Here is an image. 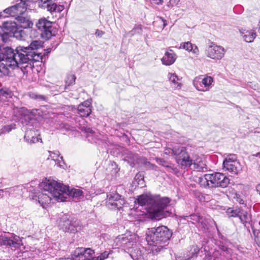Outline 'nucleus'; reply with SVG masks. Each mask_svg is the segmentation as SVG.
Masks as SVG:
<instances>
[{
	"label": "nucleus",
	"mask_w": 260,
	"mask_h": 260,
	"mask_svg": "<svg viewBox=\"0 0 260 260\" xmlns=\"http://www.w3.org/2000/svg\"><path fill=\"white\" fill-rule=\"evenodd\" d=\"M178 147L179 146H175L173 148H166L164 150V154L169 156H174L176 157V154L178 152Z\"/></svg>",
	"instance_id": "38"
},
{
	"label": "nucleus",
	"mask_w": 260,
	"mask_h": 260,
	"mask_svg": "<svg viewBox=\"0 0 260 260\" xmlns=\"http://www.w3.org/2000/svg\"><path fill=\"white\" fill-rule=\"evenodd\" d=\"M256 189L257 192H258V193L260 195V184H259L258 185H257V186L256 187Z\"/></svg>",
	"instance_id": "56"
},
{
	"label": "nucleus",
	"mask_w": 260,
	"mask_h": 260,
	"mask_svg": "<svg viewBox=\"0 0 260 260\" xmlns=\"http://www.w3.org/2000/svg\"><path fill=\"white\" fill-rule=\"evenodd\" d=\"M58 260H73V258H69V257H68V258H59Z\"/></svg>",
	"instance_id": "57"
},
{
	"label": "nucleus",
	"mask_w": 260,
	"mask_h": 260,
	"mask_svg": "<svg viewBox=\"0 0 260 260\" xmlns=\"http://www.w3.org/2000/svg\"><path fill=\"white\" fill-rule=\"evenodd\" d=\"M216 245L218 246L219 249H215L212 253V255L210 260H216L220 258V260H223L222 256L226 259L231 258L232 250L227 247L222 242L216 241Z\"/></svg>",
	"instance_id": "17"
},
{
	"label": "nucleus",
	"mask_w": 260,
	"mask_h": 260,
	"mask_svg": "<svg viewBox=\"0 0 260 260\" xmlns=\"http://www.w3.org/2000/svg\"><path fill=\"white\" fill-rule=\"evenodd\" d=\"M15 128L16 124L14 123L5 125L1 128V134L9 133Z\"/></svg>",
	"instance_id": "41"
},
{
	"label": "nucleus",
	"mask_w": 260,
	"mask_h": 260,
	"mask_svg": "<svg viewBox=\"0 0 260 260\" xmlns=\"http://www.w3.org/2000/svg\"><path fill=\"white\" fill-rule=\"evenodd\" d=\"M168 78L169 79L171 86L173 88L175 89L181 88L182 84L180 82V80L175 73H169Z\"/></svg>",
	"instance_id": "27"
},
{
	"label": "nucleus",
	"mask_w": 260,
	"mask_h": 260,
	"mask_svg": "<svg viewBox=\"0 0 260 260\" xmlns=\"http://www.w3.org/2000/svg\"><path fill=\"white\" fill-rule=\"evenodd\" d=\"M241 209L240 208H236L235 209L229 208L228 209L226 213L229 216L234 217H238Z\"/></svg>",
	"instance_id": "39"
},
{
	"label": "nucleus",
	"mask_w": 260,
	"mask_h": 260,
	"mask_svg": "<svg viewBox=\"0 0 260 260\" xmlns=\"http://www.w3.org/2000/svg\"><path fill=\"white\" fill-rule=\"evenodd\" d=\"M154 2L157 5L162 4L163 1L162 0H153Z\"/></svg>",
	"instance_id": "55"
},
{
	"label": "nucleus",
	"mask_w": 260,
	"mask_h": 260,
	"mask_svg": "<svg viewBox=\"0 0 260 260\" xmlns=\"http://www.w3.org/2000/svg\"><path fill=\"white\" fill-rule=\"evenodd\" d=\"M180 0H170L168 2L167 6L168 7H173L175 5L177 4L178 2H179Z\"/></svg>",
	"instance_id": "51"
},
{
	"label": "nucleus",
	"mask_w": 260,
	"mask_h": 260,
	"mask_svg": "<svg viewBox=\"0 0 260 260\" xmlns=\"http://www.w3.org/2000/svg\"><path fill=\"white\" fill-rule=\"evenodd\" d=\"M201 217V216L193 214H191L189 216H185L182 217L183 219H184L185 220H186L188 223H191L192 224H195L196 226H197L199 221H200V218Z\"/></svg>",
	"instance_id": "33"
},
{
	"label": "nucleus",
	"mask_w": 260,
	"mask_h": 260,
	"mask_svg": "<svg viewBox=\"0 0 260 260\" xmlns=\"http://www.w3.org/2000/svg\"><path fill=\"white\" fill-rule=\"evenodd\" d=\"M2 245L10 248L12 251H15L19 249L22 243L19 236L11 234L10 237L1 235V246Z\"/></svg>",
	"instance_id": "16"
},
{
	"label": "nucleus",
	"mask_w": 260,
	"mask_h": 260,
	"mask_svg": "<svg viewBox=\"0 0 260 260\" xmlns=\"http://www.w3.org/2000/svg\"><path fill=\"white\" fill-rule=\"evenodd\" d=\"M21 2H24L25 3V4H26V2L28 1V0H20Z\"/></svg>",
	"instance_id": "60"
},
{
	"label": "nucleus",
	"mask_w": 260,
	"mask_h": 260,
	"mask_svg": "<svg viewBox=\"0 0 260 260\" xmlns=\"http://www.w3.org/2000/svg\"><path fill=\"white\" fill-rule=\"evenodd\" d=\"M136 244V237L135 235L123 234L114 239L113 246L128 252L130 249L134 248Z\"/></svg>",
	"instance_id": "10"
},
{
	"label": "nucleus",
	"mask_w": 260,
	"mask_h": 260,
	"mask_svg": "<svg viewBox=\"0 0 260 260\" xmlns=\"http://www.w3.org/2000/svg\"><path fill=\"white\" fill-rule=\"evenodd\" d=\"M114 172H115L116 173H117V171H116V170H115V171H114Z\"/></svg>",
	"instance_id": "63"
},
{
	"label": "nucleus",
	"mask_w": 260,
	"mask_h": 260,
	"mask_svg": "<svg viewBox=\"0 0 260 260\" xmlns=\"http://www.w3.org/2000/svg\"><path fill=\"white\" fill-rule=\"evenodd\" d=\"M172 234V231L167 226L161 225L156 228H152L147 235L146 239L153 244H164L170 240Z\"/></svg>",
	"instance_id": "8"
},
{
	"label": "nucleus",
	"mask_w": 260,
	"mask_h": 260,
	"mask_svg": "<svg viewBox=\"0 0 260 260\" xmlns=\"http://www.w3.org/2000/svg\"><path fill=\"white\" fill-rule=\"evenodd\" d=\"M175 159L181 169L189 168L193 164V159L190 157L185 147L179 146Z\"/></svg>",
	"instance_id": "12"
},
{
	"label": "nucleus",
	"mask_w": 260,
	"mask_h": 260,
	"mask_svg": "<svg viewBox=\"0 0 260 260\" xmlns=\"http://www.w3.org/2000/svg\"><path fill=\"white\" fill-rule=\"evenodd\" d=\"M218 233L219 237L221 238L222 239H224V237L223 236H222L221 233L219 232V231L218 230Z\"/></svg>",
	"instance_id": "58"
},
{
	"label": "nucleus",
	"mask_w": 260,
	"mask_h": 260,
	"mask_svg": "<svg viewBox=\"0 0 260 260\" xmlns=\"http://www.w3.org/2000/svg\"><path fill=\"white\" fill-rule=\"evenodd\" d=\"M50 153V157L55 162L56 165H57L59 167H62V165L61 164V161L59 160V158H60L61 160H62V157L59 156V151H55V152H51L49 151Z\"/></svg>",
	"instance_id": "35"
},
{
	"label": "nucleus",
	"mask_w": 260,
	"mask_h": 260,
	"mask_svg": "<svg viewBox=\"0 0 260 260\" xmlns=\"http://www.w3.org/2000/svg\"><path fill=\"white\" fill-rule=\"evenodd\" d=\"M32 98L40 99L41 100H45L46 98L43 95H35V96H32Z\"/></svg>",
	"instance_id": "53"
},
{
	"label": "nucleus",
	"mask_w": 260,
	"mask_h": 260,
	"mask_svg": "<svg viewBox=\"0 0 260 260\" xmlns=\"http://www.w3.org/2000/svg\"><path fill=\"white\" fill-rule=\"evenodd\" d=\"M1 39L5 42L10 37H14L18 40H23L25 36L24 31L18 28L14 21H3L1 26Z\"/></svg>",
	"instance_id": "9"
},
{
	"label": "nucleus",
	"mask_w": 260,
	"mask_h": 260,
	"mask_svg": "<svg viewBox=\"0 0 260 260\" xmlns=\"http://www.w3.org/2000/svg\"><path fill=\"white\" fill-rule=\"evenodd\" d=\"M76 79V77L75 75L70 74L68 75L67 79L66 80L64 89H67L69 86L74 85L75 83Z\"/></svg>",
	"instance_id": "37"
},
{
	"label": "nucleus",
	"mask_w": 260,
	"mask_h": 260,
	"mask_svg": "<svg viewBox=\"0 0 260 260\" xmlns=\"http://www.w3.org/2000/svg\"><path fill=\"white\" fill-rule=\"evenodd\" d=\"M163 249L162 246H154L152 247V252L154 254L159 252L161 251V250Z\"/></svg>",
	"instance_id": "50"
},
{
	"label": "nucleus",
	"mask_w": 260,
	"mask_h": 260,
	"mask_svg": "<svg viewBox=\"0 0 260 260\" xmlns=\"http://www.w3.org/2000/svg\"><path fill=\"white\" fill-rule=\"evenodd\" d=\"M42 39L48 40L52 36H55L57 30L53 26V23L43 18L39 20L36 24Z\"/></svg>",
	"instance_id": "11"
},
{
	"label": "nucleus",
	"mask_w": 260,
	"mask_h": 260,
	"mask_svg": "<svg viewBox=\"0 0 260 260\" xmlns=\"http://www.w3.org/2000/svg\"><path fill=\"white\" fill-rule=\"evenodd\" d=\"M40 135L37 131L35 129H27L24 136V139L29 144H34L39 142L40 140L42 143V139L39 137Z\"/></svg>",
	"instance_id": "22"
},
{
	"label": "nucleus",
	"mask_w": 260,
	"mask_h": 260,
	"mask_svg": "<svg viewBox=\"0 0 260 260\" xmlns=\"http://www.w3.org/2000/svg\"><path fill=\"white\" fill-rule=\"evenodd\" d=\"M167 171L170 173H172L173 174L179 176L180 174V172L178 169L177 167H174V166L169 165L167 166Z\"/></svg>",
	"instance_id": "42"
},
{
	"label": "nucleus",
	"mask_w": 260,
	"mask_h": 260,
	"mask_svg": "<svg viewBox=\"0 0 260 260\" xmlns=\"http://www.w3.org/2000/svg\"><path fill=\"white\" fill-rule=\"evenodd\" d=\"M194 169L197 170V171L204 172L207 170L206 165L202 160L198 161L197 160H193V164Z\"/></svg>",
	"instance_id": "34"
},
{
	"label": "nucleus",
	"mask_w": 260,
	"mask_h": 260,
	"mask_svg": "<svg viewBox=\"0 0 260 260\" xmlns=\"http://www.w3.org/2000/svg\"><path fill=\"white\" fill-rule=\"evenodd\" d=\"M251 84H252V82H249L248 84H247V86H251Z\"/></svg>",
	"instance_id": "62"
},
{
	"label": "nucleus",
	"mask_w": 260,
	"mask_h": 260,
	"mask_svg": "<svg viewBox=\"0 0 260 260\" xmlns=\"http://www.w3.org/2000/svg\"><path fill=\"white\" fill-rule=\"evenodd\" d=\"M225 50L223 47L212 43L206 50L207 56L213 59L220 60L224 55Z\"/></svg>",
	"instance_id": "19"
},
{
	"label": "nucleus",
	"mask_w": 260,
	"mask_h": 260,
	"mask_svg": "<svg viewBox=\"0 0 260 260\" xmlns=\"http://www.w3.org/2000/svg\"><path fill=\"white\" fill-rule=\"evenodd\" d=\"M42 48V42L41 41H34L27 47L18 46V49L20 51L19 55L24 61V63L29 64L31 67V63L33 62L42 61L43 55L39 52L38 50Z\"/></svg>",
	"instance_id": "5"
},
{
	"label": "nucleus",
	"mask_w": 260,
	"mask_h": 260,
	"mask_svg": "<svg viewBox=\"0 0 260 260\" xmlns=\"http://www.w3.org/2000/svg\"><path fill=\"white\" fill-rule=\"evenodd\" d=\"M142 31V26L141 25H135L133 29L129 32L131 34L132 36H133L137 34H141Z\"/></svg>",
	"instance_id": "45"
},
{
	"label": "nucleus",
	"mask_w": 260,
	"mask_h": 260,
	"mask_svg": "<svg viewBox=\"0 0 260 260\" xmlns=\"http://www.w3.org/2000/svg\"><path fill=\"white\" fill-rule=\"evenodd\" d=\"M13 95V92L10 89L6 87L1 88V102H9Z\"/></svg>",
	"instance_id": "31"
},
{
	"label": "nucleus",
	"mask_w": 260,
	"mask_h": 260,
	"mask_svg": "<svg viewBox=\"0 0 260 260\" xmlns=\"http://www.w3.org/2000/svg\"><path fill=\"white\" fill-rule=\"evenodd\" d=\"M27 6L25 3L20 2L4 10L3 14L1 13V17H15L21 28H31L33 23L30 17L27 15H24L27 10Z\"/></svg>",
	"instance_id": "4"
},
{
	"label": "nucleus",
	"mask_w": 260,
	"mask_h": 260,
	"mask_svg": "<svg viewBox=\"0 0 260 260\" xmlns=\"http://www.w3.org/2000/svg\"><path fill=\"white\" fill-rule=\"evenodd\" d=\"M92 111L91 103L86 100L78 105L76 112L79 116L77 115L67 116V121L70 122V126H72V125L76 124L77 127H81L80 122L83 124L85 120L83 118L87 117L91 114Z\"/></svg>",
	"instance_id": "7"
},
{
	"label": "nucleus",
	"mask_w": 260,
	"mask_h": 260,
	"mask_svg": "<svg viewBox=\"0 0 260 260\" xmlns=\"http://www.w3.org/2000/svg\"><path fill=\"white\" fill-rule=\"evenodd\" d=\"M238 217L239 218L241 222L243 224L245 227H246L248 230H249V225H250L251 229H253V226L251 221V216L248 214L247 211L241 209Z\"/></svg>",
	"instance_id": "24"
},
{
	"label": "nucleus",
	"mask_w": 260,
	"mask_h": 260,
	"mask_svg": "<svg viewBox=\"0 0 260 260\" xmlns=\"http://www.w3.org/2000/svg\"><path fill=\"white\" fill-rule=\"evenodd\" d=\"M82 131H84L86 133V138L89 142L92 143H98L101 140V135L99 133H96L92 129L87 128L84 126L79 127Z\"/></svg>",
	"instance_id": "23"
},
{
	"label": "nucleus",
	"mask_w": 260,
	"mask_h": 260,
	"mask_svg": "<svg viewBox=\"0 0 260 260\" xmlns=\"http://www.w3.org/2000/svg\"><path fill=\"white\" fill-rule=\"evenodd\" d=\"M125 204L124 198L116 192H111L107 195L106 204L111 209L120 210Z\"/></svg>",
	"instance_id": "15"
},
{
	"label": "nucleus",
	"mask_w": 260,
	"mask_h": 260,
	"mask_svg": "<svg viewBox=\"0 0 260 260\" xmlns=\"http://www.w3.org/2000/svg\"><path fill=\"white\" fill-rule=\"evenodd\" d=\"M234 198L240 204L244 205L245 206L246 205L245 200V197H244L243 196H241L240 194L236 193H235Z\"/></svg>",
	"instance_id": "44"
},
{
	"label": "nucleus",
	"mask_w": 260,
	"mask_h": 260,
	"mask_svg": "<svg viewBox=\"0 0 260 260\" xmlns=\"http://www.w3.org/2000/svg\"><path fill=\"white\" fill-rule=\"evenodd\" d=\"M240 33L243 40L247 43L252 42L256 36L254 32L246 30H240Z\"/></svg>",
	"instance_id": "29"
},
{
	"label": "nucleus",
	"mask_w": 260,
	"mask_h": 260,
	"mask_svg": "<svg viewBox=\"0 0 260 260\" xmlns=\"http://www.w3.org/2000/svg\"><path fill=\"white\" fill-rule=\"evenodd\" d=\"M80 252H81L80 248H77L75 251L74 257L72 258L73 260H92V258H87L83 253L81 252L80 253Z\"/></svg>",
	"instance_id": "36"
},
{
	"label": "nucleus",
	"mask_w": 260,
	"mask_h": 260,
	"mask_svg": "<svg viewBox=\"0 0 260 260\" xmlns=\"http://www.w3.org/2000/svg\"><path fill=\"white\" fill-rule=\"evenodd\" d=\"M190 258V257L188 258H186L184 256H178L176 257V260H188Z\"/></svg>",
	"instance_id": "54"
},
{
	"label": "nucleus",
	"mask_w": 260,
	"mask_h": 260,
	"mask_svg": "<svg viewBox=\"0 0 260 260\" xmlns=\"http://www.w3.org/2000/svg\"><path fill=\"white\" fill-rule=\"evenodd\" d=\"M156 161L157 163L160 164L162 166L167 168V166L169 165V162L165 160L163 158H156Z\"/></svg>",
	"instance_id": "47"
},
{
	"label": "nucleus",
	"mask_w": 260,
	"mask_h": 260,
	"mask_svg": "<svg viewBox=\"0 0 260 260\" xmlns=\"http://www.w3.org/2000/svg\"><path fill=\"white\" fill-rule=\"evenodd\" d=\"M104 34V32L102 30L97 29L95 31V35L97 37H101Z\"/></svg>",
	"instance_id": "52"
},
{
	"label": "nucleus",
	"mask_w": 260,
	"mask_h": 260,
	"mask_svg": "<svg viewBox=\"0 0 260 260\" xmlns=\"http://www.w3.org/2000/svg\"><path fill=\"white\" fill-rule=\"evenodd\" d=\"M181 46L182 48L189 52H192L194 54H198L199 52L198 47L190 42L182 43L181 44Z\"/></svg>",
	"instance_id": "32"
},
{
	"label": "nucleus",
	"mask_w": 260,
	"mask_h": 260,
	"mask_svg": "<svg viewBox=\"0 0 260 260\" xmlns=\"http://www.w3.org/2000/svg\"><path fill=\"white\" fill-rule=\"evenodd\" d=\"M110 251V250L109 251H105L102 253L100 255L92 257V260H104L108 257Z\"/></svg>",
	"instance_id": "43"
},
{
	"label": "nucleus",
	"mask_w": 260,
	"mask_h": 260,
	"mask_svg": "<svg viewBox=\"0 0 260 260\" xmlns=\"http://www.w3.org/2000/svg\"><path fill=\"white\" fill-rule=\"evenodd\" d=\"M139 179V175H138V174H137V175H136V177H135V179H136V180H137V179Z\"/></svg>",
	"instance_id": "61"
},
{
	"label": "nucleus",
	"mask_w": 260,
	"mask_h": 260,
	"mask_svg": "<svg viewBox=\"0 0 260 260\" xmlns=\"http://www.w3.org/2000/svg\"><path fill=\"white\" fill-rule=\"evenodd\" d=\"M171 201L169 197H161L160 195L142 194L137 199L139 205H147L148 216L152 220H159L172 215V213L167 210Z\"/></svg>",
	"instance_id": "1"
},
{
	"label": "nucleus",
	"mask_w": 260,
	"mask_h": 260,
	"mask_svg": "<svg viewBox=\"0 0 260 260\" xmlns=\"http://www.w3.org/2000/svg\"><path fill=\"white\" fill-rule=\"evenodd\" d=\"M129 254L133 260H145L147 257L146 250L143 247H136Z\"/></svg>",
	"instance_id": "25"
},
{
	"label": "nucleus",
	"mask_w": 260,
	"mask_h": 260,
	"mask_svg": "<svg viewBox=\"0 0 260 260\" xmlns=\"http://www.w3.org/2000/svg\"><path fill=\"white\" fill-rule=\"evenodd\" d=\"M28 67V65H26V66H25V67ZM24 67V68H25V67Z\"/></svg>",
	"instance_id": "64"
},
{
	"label": "nucleus",
	"mask_w": 260,
	"mask_h": 260,
	"mask_svg": "<svg viewBox=\"0 0 260 260\" xmlns=\"http://www.w3.org/2000/svg\"><path fill=\"white\" fill-rule=\"evenodd\" d=\"M80 250L81 252H80L79 253H83L84 255L87 257V258H92L91 256L92 254L94 253V251L92 250L91 248H85L83 247L80 248Z\"/></svg>",
	"instance_id": "40"
},
{
	"label": "nucleus",
	"mask_w": 260,
	"mask_h": 260,
	"mask_svg": "<svg viewBox=\"0 0 260 260\" xmlns=\"http://www.w3.org/2000/svg\"><path fill=\"white\" fill-rule=\"evenodd\" d=\"M200 251L199 247L197 245H193L190 249V253L191 255L190 257H192L195 255L197 254Z\"/></svg>",
	"instance_id": "46"
},
{
	"label": "nucleus",
	"mask_w": 260,
	"mask_h": 260,
	"mask_svg": "<svg viewBox=\"0 0 260 260\" xmlns=\"http://www.w3.org/2000/svg\"><path fill=\"white\" fill-rule=\"evenodd\" d=\"M223 167L225 171L234 175H238L241 171V165L237 160L236 155L234 154H229L225 158Z\"/></svg>",
	"instance_id": "13"
},
{
	"label": "nucleus",
	"mask_w": 260,
	"mask_h": 260,
	"mask_svg": "<svg viewBox=\"0 0 260 260\" xmlns=\"http://www.w3.org/2000/svg\"><path fill=\"white\" fill-rule=\"evenodd\" d=\"M200 182L201 185L209 187H226L230 184V179L223 174L218 172L212 174H206L200 177Z\"/></svg>",
	"instance_id": "6"
},
{
	"label": "nucleus",
	"mask_w": 260,
	"mask_h": 260,
	"mask_svg": "<svg viewBox=\"0 0 260 260\" xmlns=\"http://www.w3.org/2000/svg\"><path fill=\"white\" fill-rule=\"evenodd\" d=\"M39 188L41 190L35 192L32 199L38 202L43 208L49 206L51 197L59 202H63L66 199L64 193L68 188L53 180L46 179L40 184Z\"/></svg>",
	"instance_id": "2"
},
{
	"label": "nucleus",
	"mask_w": 260,
	"mask_h": 260,
	"mask_svg": "<svg viewBox=\"0 0 260 260\" xmlns=\"http://www.w3.org/2000/svg\"><path fill=\"white\" fill-rule=\"evenodd\" d=\"M176 59V55L174 51L170 49L167 51L164 56L161 58V62L163 64L166 66H170L174 63Z\"/></svg>",
	"instance_id": "26"
},
{
	"label": "nucleus",
	"mask_w": 260,
	"mask_h": 260,
	"mask_svg": "<svg viewBox=\"0 0 260 260\" xmlns=\"http://www.w3.org/2000/svg\"><path fill=\"white\" fill-rule=\"evenodd\" d=\"M59 226L66 232L74 233L76 230L75 225L69 219V216L63 214L58 221Z\"/></svg>",
	"instance_id": "21"
},
{
	"label": "nucleus",
	"mask_w": 260,
	"mask_h": 260,
	"mask_svg": "<svg viewBox=\"0 0 260 260\" xmlns=\"http://www.w3.org/2000/svg\"><path fill=\"white\" fill-rule=\"evenodd\" d=\"M236 248L238 250V251L239 252V253H241L243 254H244L246 252L247 248L244 247H242L240 245H237L236 247Z\"/></svg>",
	"instance_id": "49"
},
{
	"label": "nucleus",
	"mask_w": 260,
	"mask_h": 260,
	"mask_svg": "<svg viewBox=\"0 0 260 260\" xmlns=\"http://www.w3.org/2000/svg\"><path fill=\"white\" fill-rule=\"evenodd\" d=\"M17 112L19 114V118L22 120V122L28 125L30 121L36 119L38 116L41 115L40 110L37 109L28 110L25 107L17 109Z\"/></svg>",
	"instance_id": "14"
},
{
	"label": "nucleus",
	"mask_w": 260,
	"mask_h": 260,
	"mask_svg": "<svg viewBox=\"0 0 260 260\" xmlns=\"http://www.w3.org/2000/svg\"><path fill=\"white\" fill-rule=\"evenodd\" d=\"M20 52L18 47L15 50L8 46L1 48V74L9 76L10 69L13 70L19 64H25L24 61L20 59L23 58L19 55Z\"/></svg>",
	"instance_id": "3"
},
{
	"label": "nucleus",
	"mask_w": 260,
	"mask_h": 260,
	"mask_svg": "<svg viewBox=\"0 0 260 260\" xmlns=\"http://www.w3.org/2000/svg\"><path fill=\"white\" fill-rule=\"evenodd\" d=\"M55 0H40L38 5L40 8L46 9L51 14L60 13L64 10L63 5H57L54 3Z\"/></svg>",
	"instance_id": "18"
},
{
	"label": "nucleus",
	"mask_w": 260,
	"mask_h": 260,
	"mask_svg": "<svg viewBox=\"0 0 260 260\" xmlns=\"http://www.w3.org/2000/svg\"><path fill=\"white\" fill-rule=\"evenodd\" d=\"M213 82V79L211 76L204 77L202 81H199L197 80L193 81V85L196 88L201 91H208L211 87V84Z\"/></svg>",
	"instance_id": "20"
},
{
	"label": "nucleus",
	"mask_w": 260,
	"mask_h": 260,
	"mask_svg": "<svg viewBox=\"0 0 260 260\" xmlns=\"http://www.w3.org/2000/svg\"><path fill=\"white\" fill-rule=\"evenodd\" d=\"M60 184L63 186L66 187L68 188V190L66 191L64 193V196L65 194H69L70 196H72L74 198H76L79 199L80 197H83V191L79 189L73 188L70 190L69 187L66 185H64L63 184Z\"/></svg>",
	"instance_id": "30"
},
{
	"label": "nucleus",
	"mask_w": 260,
	"mask_h": 260,
	"mask_svg": "<svg viewBox=\"0 0 260 260\" xmlns=\"http://www.w3.org/2000/svg\"><path fill=\"white\" fill-rule=\"evenodd\" d=\"M203 198H204V201H205V200L206 199V198L205 197H204L203 194L201 195V197L200 198V200H203Z\"/></svg>",
	"instance_id": "59"
},
{
	"label": "nucleus",
	"mask_w": 260,
	"mask_h": 260,
	"mask_svg": "<svg viewBox=\"0 0 260 260\" xmlns=\"http://www.w3.org/2000/svg\"><path fill=\"white\" fill-rule=\"evenodd\" d=\"M144 164L146 167H147L149 169H151L155 170H156L157 166L154 164H151L149 161L145 160V161L144 162Z\"/></svg>",
	"instance_id": "48"
},
{
	"label": "nucleus",
	"mask_w": 260,
	"mask_h": 260,
	"mask_svg": "<svg viewBox=\"0 0 260 260\" xmlns=\"http://www.w3.org/2000/svg\"><path fill=\"white\" fill-rule=\"evenodd\" d=\"M212 221L210 219H208L202 216H201L200 221H199L197 227L203 232H206L209 230V223Z\"/></svg>",
	"instance_id": "28"
}]
</instances>
